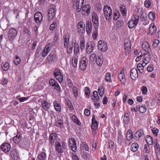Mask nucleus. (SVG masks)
<instances>
[{"mask_svg":"<svg viewBox=\"0 0 160 160\" xmlns=\"http://www.w3.org/2000/svg\"><path fill=\"white\" fill-rule=\"evenodd\" d=\"M84 0H77L76 2V6L78 7H82L84 3Z\"/></svg>","mask_w":160,"mask_h":160,"instance_id":"obj_41","label":"nucleus"},{"mask_svg":"<svg viewBox=\"0 0 160 160\" xmlns=\"http://www.w3.org/2000/svg\"><path fill=\"white\" fill-rule=\"evenodd\" d=\"M93 25L94 27V28H98V25H99V22L98 21H97L96 22H93Z\"/></svg>","mask_w":160,"mask_h":160,"instance_id":"obj_61","label":"nucleus"},{"mask_svg":"<svg viewBox=\"0 0 160 160\" xmlns=\"http://www.w3.org/2000/svg\"><path fill=\"white\" fill-rule=\"evenodd\" d=\"M56 150L58 153H62L63 152L62 149L61 147L55 148Z\"/></svg>","mask_w":160,"mask_h":160,"instance_id":"obj_64","label":"nucleus"},{"mask_svg":"<svg viewBox=\"0 0 160 160\" xmlns=\"http://www.w3.org/2000/svg\"><path fill=\"white\" fill-rule=\"evenodd\" d=\"M66 104L68 106V108L71 110H72L73 109V107L72 105L71 102L70 101H68Z\"/></svg>","mask_w":160,"mask_h":160,"instance_id":"obj_52","label":"nucleus"},{"mask_svg":"<svg viewBox=\"0 0 160 160\" xmlns=\"http://www.w3.org/2000/svg\"><path fill=\"white\" fill-rule=\"evenodd\" d=\"M21 59L17 55L14 60V62L16 65H18L20 62Z\"/></svg>","mask_w":160,"mask_h":160,"instance_id":"obj_43","label":"nucleus"},{"mask_svg":"<svg viewBox=\"0 0 160 160\" xmlns=\"http://www.w3.org/2000/svg\"><path fill=\"white\" fill-rule=\"evenodd\" d=\"M87 45L89 47H91V48H93L94 49V48L95 47V44L93 42H88L87 44Z\"/></svg>","mask_w":160,"mask_h":160,"instance_id":"obj_49","label":"nucleus"},{"mask_svg":"<svg viewBox=\"0 0 160 160\" xmlns=\"http://www.w3.org/2000/svg\"><path fill=\"white\" fill-rule=\"evenodd\" d=\"M8 40L10 41L11 46H10L8 48L11 49L13 48V44L12 42L15 38L17 35V30L14 28H12L10 29L8 32Z\"/></svg>","mask_w":160,"mask_h":160,"instance_id":"obj_1","label":"nucleus"},{"mask_svg":"<svg viewBox=\"0 0 160 160\" xmlns=\"http://www.w3.org/2000/svg\"><path fill=\"white\" fill-rule=\"evenodd\" d=\"M156 27L154 25V23H151L149 28V31L147 32V34L151 33V35H153L156 32Z\"/></svg>","mask_w":160,"mask_h":160,"instance_id":"obj_17","label":"nucleus"},{"mask_svg":"<svg viewBox=\"0 0 160 160\" xmlns=\"http://www.w3.org/2000/svg\"><path fill=\"white\" fill-rule=\"evenodd\" d=\"M156 142L155 143V145L154 146V148L155 149V152L156 153L159 154L160 152V149L159 148V144L158 142L157 141V139L156 140Z\"/></svg>","mask_w":160,"mask_h":160,"instance_id":"obj_34","label":"nucleus"},{"mask_svg":"<svg viewBox=\"0 0 160 160\" xmlns=\"http://www.w3.org/2000/svg\"><path fill=\"white\" fill-rule=\"evenodd\" d=\"M50 51V49L46 48L45 47L42 53V56L44 57H46Z\"/></svg>","mask_w":160,"mask_h":160,"instance_id":"obj_39","label":"nucleus"},{"mask_svg":"<svg viewBox=\"0 0 160 160\" xmlns=\"http://www.w3.org/2000/svg\"><path fill=\"white\" fill-rule=\"evenodd\" d=\"M22 138L21 133L18 132L17 135L13 138V141L16 143H18L21 141Z\"/></svg>","mask_w":160,"mask_h":160,"instance_id":"obj_18","label":"nucleus"},{"mask_svg":"<svg viewBox=\"0 0 160 160\" xmlns=\"http://www.w3.org/2000/svg\"><path fill=\"white\" fill-rule=\"evenodd\" d=\"M144 55L142 64L145 63L144 66H146L151 60L150 54L149 52H148L144 54Z\"/></svg>","mask_w":160,"mask_h":160,"instance_id":"obj_12","label":"nucleus"},{"mask_svg":"<svg viewBox=\"0 0 160 160\" xmlns=\"http://www.w3.org/2000/svg\"><path fill=\"white\" fill-rule=\"evenodd\" d=\"M129 116V114L128 113H125L123 118V122L126 124H128L130 121Z\"/></svg>","mask_w":160,"mask_h":160,"instance_id":"obj_23","label":"nucleus"},{"mask_svg":"<svg viewBox=\"0 0 160 160\" xmlns=\"http://www.w3.org/2000/svg\"><path fill=\"white\" fill-rule=\"evenodd\" d=\"M86 52L88 54H89L92 52L93 48H91V47H88V46H87V45L86 46Z\"/></svg>","mask_w":160,"mask_h":160,"instance_id":"obj_54","label":"nucleus"},{"mask_svg":"<svg viewBox=\"0 0 160 160\" xmlns=\"http://www.w3.org/2000/svg\"><path fill=\"white\" fill-rule=\"evenodd\" d=\"M57 23L56 22H54L52 24H51L49 27V29L51 31H52L57 26Z\"/></svg>","mask_w":160,"mask_h":160,"instance_id":"obj_45","label":"nucleus"},{"mask_svg":"<svg viewBox=\"0 0 160 160\" xmlns=\"http://www.w3.org/2000/svg\"><path fill=\"white\" fill-rule=\"evenodd\" d=\"M138 110L139 112L141 113H144L146 111V108L145 106H140L138 105Z\"/></svg>","mask_w":160,"mask_h":160,"instance_id":"obj_40","label":"nucleus"},{"mask_svg":"<svg viewBox=\"0 0 160 160\" xmlns=\"http://www.w3.org/2000/svg\"><path fill=\"white\" fill-rule=\"evenodd\" d=\"M96 62L97 65L99 66L102 65L103 62V58L102 56H98V58H96Z\"/></svg>","mask_w":160,"mask_h":160,"instance_id":"obj_24","label":"nucleus"},{"mask_svg":"<svg viewBox=\"0 0 160 160\" xmlns=\"http://www.w3.org/2000/svg\"><path fill=\"white\" fill-rule=\"evenodd\" d=\"M74 52L75 53H78L79 52V47L78 44L74 45Z\"/></svg>","mask_w":160,"mask_h":160,"instance_id":"obj_55","label":"nucleus"},{"mask_svg":"<svg viewBox=\"0 0 160 160\" xmlns=\"http://www.w3.org/2000/svg\"><path fill=\"white\" fill-rule=\"evenodd\" d=\"M98 127V123L97 121L95 120L94 115L92 116V124L91 125V128L93 130H96L97 129Z\"/></svg>","mask_w":160,"mask_h":160,"instance_id":"obj_16","label":"nucleus"},{"mask_svg":"<svg viewBox=\"0 0 160 160\" xmlns=\"http://www.w3.org/2000/svg\"><path fill=\"white\" fill-rule=\"evenodd\" d=\"M96 54H92L90 57V60L91 61H94L95 59H96V58H97L96 57Z\"/></svg>","mask_w":160,"mask_h":160,"instance_id":"obj_59","label":"nucleus"},{"mask_svg":"<svg viewBox=\"0 0 160 160\" xmlns=\"http://www.w3.org/2000/svg\"><path fill=\"white\" fill-rule=\"evenodd\" d=\"M42 106L45 111H48V109L50 107V105L48 102L46 101L43 100L42 102Z\"/></svg>","mask_w":160,"mask_h":160,"instance_id":"obj_27","label":"nucleus"},{"mask_svg":"<svg viewBox=\"0 0 160 160\" xmlns=\"http://www.w3.org/2000/svg\"><path fill=\"white\" fill-rule=\"evenodd\" d=\"M98 48L99 50L104 52L107 50L108 46L106 43L102 40H101L98 42Z\"/></svg>","mask_w":160,"mask_h":160,"instance_id":"obj_5","label":"nucleus"},{"mask_svg":"<svg viewBox=\"0 0 160 160\" xmlns=\"http://www.w3.org/2000/svg\"><path fill=\"white\" fill-rule=\"evenodd\" d=\"M147 17V15L146 14H142L140 16V19L142 21H144L145 20Z\"/></svg>","mask_w":160,"mask_h":160,"instance_id":"obj_62","label":"nucleus"},{"mask_svg":"<svg viewBox=\"0 0 160 160\" xmlns=\"http://www.w3.org/2000/svg\"><path fill=\"white\" fill-rule=\"evenodd\" d=\"M85 93L87 97H88L90 94V90L88 87H86L85 89Z\"/></svg>","mask_w":160,"mask_h":160,"instance_id":"obj_57","label":"nucleus"},{"mask_svg":"<svg viewBox=\"0 0 160 160\" xmlns=\"http://www.w3.org/2000/svg\"><path fill=\"white\" fill-rule=\"evenodd\" d=\"M104 16L107 20H110L112 17V11L110 7L105 6L103 9Z\"/></svg>","mask_w":160,"mask_h":160,"instance_id":"obj_2","label":"nucleus"},{"mask_svg":"<svg viewBox=\"0 0 160 160\" xmlns=\"http://www.w3.org/2000/svg\"><path fill=\"white\" fill-rule=\"evenodd\" d=\"M130 77L132 79L135 80L138 77V71L136 68H132L131 71Z\"/></svg>","mask_w":160,"mask_h":160,"instance_id":"obj_13","label":"nucleus"},{"mask_svg":"<svg viewBox=\"0 0 160 160\" xmlns=\"http://www.w3.org/2000/svg\"><path fill=\"white\" fill-rule=\"evenodd\" d=\"M120 11L122 15L125 16L127 15V9L125 6L122 5L120 6Z\"/></svg>","mask_w":160,"mask_h":160,"instance_id":"obj_31","label":"nucleus"},{"mask_svg":"<svg viewBox=\"0 0 160 160\" xmlns=\"http://www.w3.org/2000/svg\"><path fill=\"white\" fill-rule=\"evenodd\" d=\"M34 19L37 23H41L42 19V13L39 12L36 13L34 15Z\"/></svg>","mask_w":160,"mask_h":160,"instance_id":"obj_11","label":"nucleus"},{"mask_svg":"<svg viewBox=\"0 0 160 160\" xmlns=\"http://www.w3.org/2000/svg\"><path fill=\"white\" fill-rule=\"evenodd\" d=\"M41 48H40L39 47L37 49V50L36 51L35 55V58H38L39 57V51L41 50Z\"/></svg>","mask_w":160,"mask_h":160,"instance_id":"obj_60","label":"nucleus"},{"mask_svg":"<svg viewBox=\"0 0 160 160\" xmlns=\"http://www.w3.org/2000/svg\"><path fill=\"white\" fill-rule=\"evenodd\" d=\"M101 87H100L98 89V93L99 94V95L100 97H102L104 94V88H103L102 87H101Z\"/></svg>","mask_w":160,"mask_h":160,"instance_id":"obj_44","label":"nucleus"},{"mask_svg":"<svg viewBox=\"0 0 160 160\" xmlns=\"http://www.w3.org/2000/svg\"><path fill=\"white\" fill-rule=\"evenodd\" d=\"M150 46L146 41H144L142 42V47L146 51L149 52V50H150Z\"/></svg>","mask_w":160,"mask_h":160,"instance_id":"obj_22","label":"nucleus"},{"mask_svg":"<svg viewBox=\"0 0 160 160\" xmlns=\"http://www.w3.org/2000/svg\"><path fill=\"white\" fill-rule=\"evenodd\" d=\"M72 119L73 121L79 125H80L81 123L78 118L75 115H73L72 117Z\"/></svg>","mask_w":160,"mask_h":160,"instance_id":"obj_36","label":"nucleus"},{"mask_svg":"<svg viewBox=\"0 0 160 160\" xmlns=\"http://www.w3.org/2000/svg\"><path fill=\"white\" fill-rule=\"evenodd\" d=\"M56 125L57 126L62 127V126L63 125L62 121L61 120H59L57 122Z\"/></svg>","mask_w":160,"mask_h":160,"instance_id":"obj_46","label":"nucleus"},{"mask_svg":"<svg viewBox=\"0 0 160 160\" xmlns=\"http://www.w3.org/2000/svg\"><path fill=\"white\" fill-rule=\"evenodd\" d=\"M1 149L5 153L8 152L10 150L11 146L8 143H3L1 146Z\"/></svg>","mask_w":160,"mask_h":160,"instance_id":"obj_10","label":"nucleus"},{"mask_svg":"<svg viewBox=\"0 0 160 160\" xmlns=\"http://www.w3.org/2000/svg\"><path fill=\"white\" fill-rule=\"evenodd\" d=\"M151 4V2L149 0H146L144 2L145 6L147 8L149 7Z\"/></svg>","mask_w":160,"mask_h":160,"instance_id":"obj_48","label":"nucleus"},{"mask_svg":"<svg viewBox=\"0 0 160 160\" xmlns=\"http://www.w3.org/2000/svg\"><path fill=\"white\" fill-rule=\"evenodd\" d=\"M138 148V145L137 142L132 143L131 145V149L133 152L136 151Z\"/></svg>","mask_w":160,"mask_h":160,"instance_id":"obj_26","label":"nucleus"},{"mask_svg":"<svg viewBox=\"0 0 160 160\" xmlns=\"http://www.w3.org/2000/svg\"><path fill=\"white\" fill-rule=\"evenodd\" d=\"M10 155L12 158L14 160H17L19 157L17 151L16 149H13L11 151Z\"/></svg>","mask_w":160,"mask_h":160,"instance_id":"obj_14","label":"nucleus"},{"mask_svg":"<svg viewBox=\"0 0 160 160\" xmlns=\"http://www.w3.org/2000/svg\"><path fill=\"white\" fill-rule=\"evenodd\" d=\"M57 138V135L56 133H51L49 136V142L51 145L53 144Z\"/></svg>","mask_w":160,"mask_h":160,"instance_id":"obj_20","label":"nucleus"},{"mask_svg":"<svg viewBox=\"0 0 160 160\" xmlns=\"http://www.w3.org/2000/svg\"><path fill=\"white\" fill-rule=\"evenodd\" d=\"M118 78L122 83H125V78L124 70L123 69H122V71L118 74Z\"/></svg>","mask_w":160,"mask_h":160,"instance_id":"obj_21","label":"nucleus"},{"mask_svg":"<svg viewBox=\"0 0 160 160\" xmlns=\"http://www.w3.org/2000/svg\"><path fill=\"white\" fill-rule=\"evenodd\" d=\"M142 135H144L143 130L142 129H139L135 133L134 138L138 140L141 137Z\"/></svg>","mask_w":160,"mask_h":160,"instance_id":"obj_19","label":"nucleus"},{"mask_svg":"<svg viewBox=\"0 0 160 160\" xmlns=\"http://www.w3.org/2000/svg\"><path fill=\"white\" fill-rule=\"evenodd\" d=\"M54 106L55 110L57 111H60L61 110V107L60 104L57 101L54 102Z\"/></svg>","mask_w":160,"mask_h":160,"instance_id":"obj_33","label":"nucleus"},{"mask_svg":"<svg viewBox=\"0 0 160 160\" xmlns=\"http://www.w3.org/2000/svg\"><path fill=\"white\" fill-rule=\"evenodd\" d=\"M85 40H82L80 41V48L82 50H83L85 47L84 45Z\"/></svg>","mask_w":160,"mask_h":160,"instance_id":"obj_53","label":"nucleus"},{"mask_svg":"<svg viewBox=\"0 0 160 160\" xmlns=\"http://www.w3.org/2000/svg\"><path fill=\"white\" fill-rule=\"evenodd\" d=\"M120 15V14L118 12H115L113 17V19L115 21L117 20L119 18Z\"/></svg>","mask_w":160,"mask_h":160,"instance_id":"obj_47","label":"nucleus"},{"mask_svg":"<svg viewBox=\"0 0 160 160\" xmlns=\"http://www.w3.org/2000/svg\"><path fill=\"white\" fill-rule=\"evenodd\" d=\"M92 22L98 21V17L96 13H93L92 16Z\"/></svg>","mask_w":160,"mask_h":160,"instance_id":"obj_42","label":"nucleus"},{"mask_svg":"<svg viewBox=\"0 0 160 160\" xmlns=\"http://www.w3.org/2000/svg\"><path fill=\"white\" fill-rule=\"evenodd\" d=\"M86 28L89 29H92V23L91 22L88 21L86 23Z\"/></svg>","mask_w":160,"mask_h":160,"instance_id":"obj_51","label":"nucleus"},{"mask_svg":"<svg viewBox=\"0 0 160 160\" xmlns=\"http://www.w3.org/2000/svg\"><path fill=\"white\" fill-rule=\"evenodd\" d=\"M137 22H135L133 20H130L128 23V26L129 28H132L135 27L138 23Z\"/></svg>","mask_w":160,"mask_h":160,"instance_id":"obj_25","label":"nucleus"},{"mask_svg":"<svg viewBox=\"0 0 160 160\" xmlns=\"http://www.w3.org/2000/svg\"><path fill=\"white\" fill-rule=\"evenodd\" d=\"M49 84L50 86L54 87V89H56L59 92H62L60 86L58 83L55 81L54 79H51L49 81Z\"/></svg>","mask_w":160,"mask_h":160,"instance_id":"obj_4","label":"nucleus"},{"mask_svg":"<svg viewBox=\"0 0 160 160\" xmlns=\"http://www.w3.org/2000/svg\"><path fill=\"white\" fill-rule=\"evenodd\" d=\"M141 90L142 91V94H146L147 93V89L145 86H142L141 88Z\"/></svg>","mask_w":160,"mask_h":160,"instance_id":"obj_58","label":"nucleus"},{"mask_svg":"<svg viewBox=\"0 0 160 160\" xmlns=\"http://www.w3.org/2000/svg\"><path fill=\"white\" fill-rule=\"evenodd\" d=\"M148 17L152 21L154 20L156 18L155 14L152 12H150L148 13Z\"/></svg>","mask_w":160,"mask_h":160,"instance_id":"obj_37","label":"nucleus"},{"mask_svg":"<svg viewBox=\"0 0 160 160\" xmlns=\"http://www.w3.org/2000/svg\"><path fill=\"white\" fill-rule=\"evenodd\" d=\"M91 6L89 4L84 5L82 9V12L83 15L86 16V14H88L90 13Z\"/></svg>","mask_w":160,"mask_h":160,"instance_id":"obj_7","label":"nucleus"},{"mask_svg":"<svg viewBox=\"0 0 160 160\" xmlns=\"http://www.w3.org/2000/svg\"><path fill=\"white\" fill-rule=\"evenodd\" d=\"M69 146L71 149L74 152L77 150V146L76 140L73 138H71L69 141Z\"/></svg>","mask_w":160,"mask_h":160,"instance_id":"obj_6","label":"nucleus"},{"mask_svg":"<svg viewBox=\"0 0 160 160\" xmlns=\"http://www.w3.org/2000/svg\"><path fill=\"white\" fill-rule=\"evenodd\" d=\"M53 75L55 78L58 80L59 82H62L63 77L59 69H56L53 72Z\"/></svg>","mask_w":160,"mask_h":160,"instance_id":"obj_3","label":"nucleus"},{"mask_svg":"<svg viewBox=\"0 0 160 160\" xmlns=\"http://www.w3.org/2000/svg\"><path fill=\"white\" fill-rule=\"evenodd\" d=\"M98 28H94L93 30V32L92 33V37L95 40L97 38L98 35Z\"/></svg>","mask_w":160,"mask_h":160,"instance_id":"obj_38","label":"nucleus"},{"mask_svg":"<svg viewBox=\"0 0 160 160\" xmlns=\"http://www.w3.org/2000/svg\"><path fill=\"white\" fill-rule=\"evenodd\" d=\"M127 139L128 141L131 140L133 138V134L132 131L131 130H128L127 134Z\"/></svg>","mask_w":160,"mask_h":160,"instance_id":"obj_28","label":"nucleus"},{"mask_svg":"<svg viewBox=\"0 0 160 160\" xmlns=\"http://www.w3.org/2000/svg\"><path fill=\"white\" fill-rule=\"evenodd\" d=\"M146 141L147 143L149 145H152L153 143V139L152 137L149 135H148L146 138Z\"/></svg>","mask_w":160,"mask_h":160,"instance_id":"obj_32","label":"nucleus"},{"mask_svg":"<svg viewBox=\"0 0 160 160\" xmlns=\"http://www.w3.org/2000/svg\"><path fill=\"white\" fill-rule=\"evenodd\" d=\"M56 59V57L55 56V55L50 54L47 57V59L50 61L51 62H53Z\"/></svg>","mask_w":160,"mask_h":160,"instance_id":"obj_35","label":"nucleus"},{"mask_svg":"<svg viewBox=\"0 0 160 160\" xmlns=\"http://www.w3.org/2000/svg\"><path fill=\"white\" fill-rule=\"evenodd\" d=\"M69 36L68 33L64 34L63 36V38L64 40V44L65 48H68V46L69 42Z\"/></svg>","mask_w":160,"mask_h":160,"instance_id":"obj_15","label":"nucleus"},{"mask_svg":"<svg viewBox=\"0 0 160 160\" xmlns=\"http://www.w3.org/2000/svg\"><path fill=\"white\" fill-rule=\"evenodd\" d=\"M2 68L3 71H6L9 68V64L7 62L3 63L2 65Z\"/></svg>","mask_w":160,"mask_h":160,"instance_id":"obj_30","label":"nucleus"},{"mask_svg":"<svg viewBox=\"0 0 160 160\" xmlns=\"http://www.w3.org/2000/svg\"><path fill=\"white\" fill-rule=\"evenodd\" d=\"M149 147L147 144H145L144 146V149H145V152L147 153H148L150 152Z\"/></svg>","mask_w":160,"mask_h":160,"instance_id":"obj_56","label":"nucleus"},{"mask_svg":"<svg viewBox=\"0 0 160 160\" xmlns=\"http://www.w3.org/2000/svg\"><path fill=\"white\" fill-rule=\"evenodd\" d=\"M88 63V60L87 58L85 57H83L81 60L79 66V67L81 70H84L86 68Z\"/></svg>","mask_w":160,"mask_h":160,"instance_id":"obj_8","label":"nucleus"},{"mask_svg":"<svg viewBox=\"0 0 160 160\" xmlns=\"http://www.w3.org/2000/svg\"><path fill=\"white\" fill-rule=\"evenodd\" d=\"M46 153L44 152H42L38 155L37 158L39 160H44L46 159Z\"/></svg>","mask_w":160,"mask_h":160,"instance_id":"obj_29","label":"nucleus"},{"mask_svg":"<svg viewBox=\"0 0 160 160\" xmlns=\"http://www.w3.org/2000/svg\"><path fill=\"white\" fill-rule=\"evenodd\" d=\"M56 10L53 8H50L48 10V16L49 20H52L55 16Z\"/></svg>","mask_w":160,"mask_h":160,"instance_id":"obj_9","label":"nucleus"},{"mask_svg":"<svg viewBox=\"0 0 160 160\" xmlns=\"http://www.w3.org/2000/svg\"><path fill=\"white\" fill-rule=\"evenodd\" d=\"M105 80L107 82H110L111 81V74L109 73H106Z\"/></svg>","mask_w":160,"mask_h":160,"instance_id":"obj_50","label":"nucleus"},{"mask_svg":"<svg viewBox=\"0 0 160 160\" xmlns=\"http://www.w3.org/2000/svg\"><path fill=\"white\" fill-rule=\"evenodd\" d=\"M156 98L158 100V103L159 105H160V94L157 93L156 95Z\"/></svg>","mask_w":160,"mask_h":160,"instance_id":"obj_63","label":"nucleus"}]
</instances>
